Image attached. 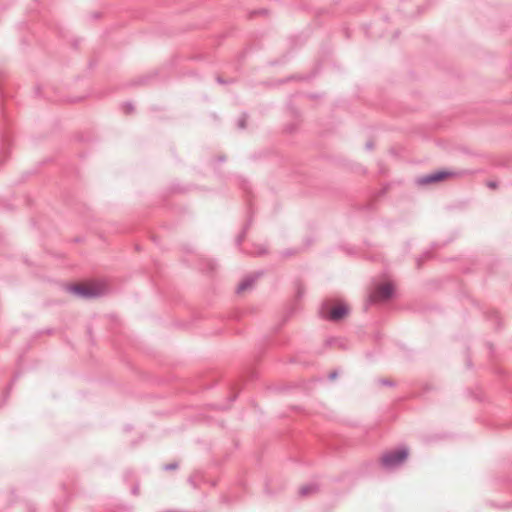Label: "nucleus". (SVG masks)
Masks as SVG:
<instances>
[{
    "instance_id": "obj_1",
    "label": "nucleus",
    "mask_w": 512,
    "mask_h": 512,
    "mask_svg": "<svg viewBox=\"0 0 512 512\" xmlns=\"http://www.w3.org/2000/svg\"><path fill=\"white\" fill-rule=\"evenodd\" d=\"M408 454V448L405 446L388 450L382 454L380 464L386 470L396 469L406 461Z\"/></svg>"
},
{
    "instance_id": "obj_2",
    "label": "nucleus",
    "mask_w": 512,
    "mask_h": 512,
    "mask_svg": "<svg viewBox=\"0 0 512 512\" xmlns=\"http://www.w3.org/2000/svg\"><path fill=\"white\" fill-rule=\"evenodd\" d=\"M394 294V286L392 283H385L377 287L375 292L370 295V301H384L390 299Z\"/></svg>"
},
{
    "instance_id": "obj_3",
    "label": "nucleus",
    "mask_w": 512,
    "mask_h": 512,
    "mask_svg": "<svg viewBox=\"0 0 512 512\" xmlns=\"http://www.w3.org/2000/svg\"><path fill=\"white\" fill-rule=\"evenodd\" d=\"M68 290L75 295L86 299L95 298L99 295L95 288L83 284L72 285L68 288Z\"/></svg>"
},
{
    "instance_id": "obj_4",
    "label": "nucleus",
    "mask_w": 512,
    "mask_h": 512,
    "mask_svg": "<svg viewBox=\"0 0 512 512\" xmlns=\"http://www.w3.org/2000/svg\"><path fill=\"white\" fill-rule=\"evenodd\" d=\"M348 314V308L345 305H338L333 307L327 314L324 312V309L321 310V315L323 318L337 322L340 321Z\"/></svg>"
},
{
    "instance_id": "obj_5",
    "label": "nucleus",
    "mask_w": 512,
    "mask_h": 512,
    "mask_svg": "<svg viewBox=\"0 0 512 512\" xmlns=\"http://www.w3.org/2000/svg\"><path fill=\"white\" fill-rule=\"evenodd\" d=\"M449 175H451V173L444 172V171L434 172V173L428 174V175L422 177L421 179H419V183L420 184H429V183L438 182L440 180H443L444 178H446Z\"/></svg>"
},
{
    "instance_id": "obj_6",
    "label": "nucleus",
    "mask_w": 512,
    "mask_h": 512,
    "mask_svg": "<svg viewBox=\"0 0 512 512\" xmlns=\"http://www.w3.org/2000/svg\"><path fill=\"white\" fill-rule=\"evenodd\" d=\"M259 277V274L255 275V276H248L246 278H244L240 283L239 285L237 286L236 288V292L238 294L242 293L243 291L251 288L253 286V284L255 283V281L258 279Z\"/></svg>"
},
{
    "instance_id": "obj_7",
    "label": "nucleus",
    "mask_w": 512,
    "mask_h": 512,
    "mask_svg": "<svg viewBox=\"0 0 512 512\" xmlns=\"http://www.w3.org/2000/svg\"><path fill=\"white\" fill-rule=\"evenodd\" d=\"M318 491H319L318 484L310 483V484L302 486L299 490V494H300V496L305 497V496H308L311 494H315Z\"/></svg>"
},
{
    "instance_id": "obj_8",
    "label": "nucleus",
    "mask_w": 512,
    "mask_h": 512,
    "mask_svg": "<svg viewBox=\"0 0 512 512\" xmlns=\"http://www.w3.org/2000/svg\"><path fill=\"white\" fill-rule=\"evenodd\" d=\"M122 107L126 114L132 113L134 111V107L131 103H124Z\"/></svg>"
},
{
    "instance_id": "obj_9",
    "label": "nucleus",
    "mask_w": 512,
    "mask_h": 512,
    "mask_svg": "<svg viewBox=\"0 0 512 512\" xmlns=\"http://www.w3.org/2000/svg\"><path fill=\"white\" fill-rule=\"evenodd\" d=\"M246 121H247V117L246 115H243L239 120H238V127L241 128V129H244L246 127Z\"/></svg>"
},
{
    "instance_id": "obj_10",
    "label": "nucleus",
    "mask_w": 512,
    "mask_h": 512,
    "mask_svg": "<svg viewBox=\"0 0 512 512\" xmlns=\"http://www.w3.org/2000/svg\"><path fill=\"white\" fill-rule=\"evenodd\" d=\"M177 467H178L177 463H170V464L165 465L164 469L169 471V470H175V469H177Z\"/></svg>"
},
{
    "instance_id": "obj_11",
    "label": "nucleus",
    "mask_w": 512,
    "mask_h": 512,
    "mask_svg": "<svg viewBox=\"0 0 512 512\" xmlns=\"http://www.w3.org/2000/svg\"><path fill=\"white\" fill-rule=\"evenodd\" d=\"M380 383L382 385H385V386H394V383L391 381V380H388V379H383V380H380Z\"/></svg>"
},
{
    "instance_id": "obj_12",
    "label": "nucleus",
    "mask_w": 512,
    "mask_h": 512,
    "mask_svg": "<svg viewBox=\"0 0 512 512\" xmlns=\"http://www.w3.org/2000/svg\"><path fill=\"white\" fill-rule=\"evenodd\" d=\"M487 186H488L489 188L494 189V188H496V187H497V183H496V182H493V181H489V182L487 183Z\"/></svg>"
},
{
    "instance_id": "obj_13",
    "label": "nucleus",
    "mask_w": 512,
    "mask_h": 512,
    "mask_svg": "<svg viewBox=\"0 0 512 512\" xmlns=\"http://www.w3.org/2000/svg\"><path fill=\"white\" fill-rule=\"evenodd\" d=\"M336 377H337V372L336 371L331 372L330 375H329L330 379H335Z\"/></svg>"
},
{
    "instance_id": "obj_14",
    "label": "nucleus",
    "mask_w": 512,
    "mask_h": 512,
    "mask_svg": "<svg viewBox=\"0 0 512 512\" xmlns=\"http://www.w3.org/2000/svg\"><path fill=\"white\" fill-rule=\"evenodd\" d=\"M366 146L369 150L373 148V144L371 142H368Z\"/></svg>"
}]
</instances>
